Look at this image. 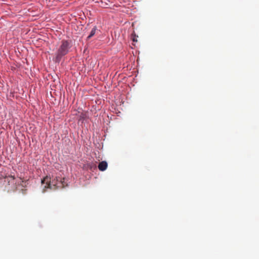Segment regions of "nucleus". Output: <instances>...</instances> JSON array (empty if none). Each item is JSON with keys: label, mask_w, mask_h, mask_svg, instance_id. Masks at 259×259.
Masks as SVG:
<instances>
[{"label": "nucleus", "mask_w": 259, "mask_h": 259, "mask_svg": "<svg viewBox=\"0 0 259 259\" xmlns=\"http://www.w3.org/2000/svg\"><path fill=\"white\" fill-rule=\"evenodd\" d=\"M41 183L45 185V188H48L52 190L63 188L67 186L64 178L56 177L51 180L50 177L47 176L41 180Z\"/></svg>", "instance_id": "nucleus-1"}, {"label": "nucleus", "mask_w": 259, "mask_h": 259, "mask_svg": "<svg viewBox=\"0 0 259 259\" xmlns=\"http://www.w3.org/2000/svg\"><path fill=\"white\" fill-rule=\"evenodd\" d=\"M70 48V44L67 40H62L61 45L60 46L56 54V61L59 62L62 57L66 55L69 52Z\"/></svg>", "instance_id": "nucleus-2"}, {"label": "nucleus", "mask_w": 259, "mask_h": 259, "mask_svg": "<svg viewBox=\"0 0 259 259\" xmlns=\"http://www.w3.org/2000/svg\"><path fill=\"white\" fill-rule=\"evenodd\" d=\"M5 181H8L9 184H19L21 181L20 178H16L14 176H9L8 177H6L5 178Z\"/></svg>", "instance_id": "nucleus-3"}, {"label": "nucleus", "mask_w": 259, "mask_h": 259, "mask_svg": "<svg viewBox=\"0 0 259 259\" xmlns=\"http://www.w3.org/2000/svg\"><path fill=\"white\" fill-rule=\"evenodd\" d=\"M98 168L101 171L105 170L107 167V163H99Z\"/></svg>", "instance_id": "nucleus-4"}, {"label": "nucleus", "mask_w": 259, "mask_h": 259, "mask_svg": "<svg viewBox=\"0 0 259 259\" xmlns=\"http://www.w3.org/2000/svg\"><path fill=\"white\" fill-rule=\"evenodd\" d=\"M87 117V113L84 112H82L79 114V120H84Z\"/></svg>", "instance_id": "nucleus-5"}, {"label": "nucleus", "mask_w": 259, "mask_h": 259, "mask_svg": "<svg viewBox=\"0 0 259 259\" xmlns=\"http://www.w3.org/2000/svg\"><path fill=\"white\" fill-rule=\"evenodd\" d=\"M94 163H87L86 164H84L83 166V169H88L89 168H92L93 166H95Z\"/></svg>", "instance_id": "nucleus-6"}, {"label": "nucleus", "mask_w": 259, "mask_h": 259, "mask_svg": "<svg viewBox=\"0 0 259 259\" xmlns=\"http://www.w3.org/2000/svg\"><path fill=\"white\" fill-rule=\"evenodd\" d=\"M96 30H97V27L96 26H95L91 30L90 35L88 36V39H90L92 36H93L95 34Z\"/></svg>", "instance_id": "nucleus-7"}, {"label": "nucleus", "mask_w": 259, "mask_h": 259, "mask_svg": "<svg viewBox=\"0 0 259 259\" xmlns=\"http://www.w3.org/2000/svg\"><path fill=\"white\" fill-rule=\"evenodd\" d=\"M133 41H137V40H136V38H133Z\"/></svg>", "instance_id": "nucleus-8"}, {"label": "nucleus", "mask_w": 259, "mask_h": 259, "mask_svg": "<svg viewBox=\"0 0 259 259\" xmlns=\"http://www.w3.org/2000/svg\"><path fill=\"white\" fill-rule=\"evenodd\" d=\"M133 41H137V40H136V38H133Z\"/></svg>", "instance_id": "nucleus-9"}]
</instances>
